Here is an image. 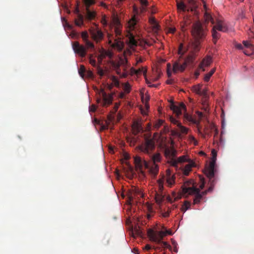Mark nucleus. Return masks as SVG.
<instances>
[{"label":"nucleus","instance_id":"obj_1","mask_svg":"<svg viewBox=\"0 0 254 254\" xmlns=\"http://www.w3.org/2000/svg\"><path fill=\"white\" fill-rule=\"evenodd\" d=\"M199 182V188H197V184L192 179L186 181L182 186V191L180 198L182 196L188 197L190 195H195L196 199L201 200L202 198V194L200 193V190L203 189L205 184V179L203 176H198Z\"/></svg>","mask_w":254,"mask_h":254},{"label":"nucleus","instance_id":"obj_2","mask_svg":"<svg viewBox=\"0 0 254 254\" xmlns=\"http://www.w3.org/2000/svg\"><path fill=\"white\" fill-rule=\"evenodd\" d=\"M175 176H162V177L157 180L158 192H155V199L157 203H161L164 200V195L162 193L164 184H165L171 187L175 184Z\"/></svg>","mask_w":254,"mask_h":254},{"label":"nucleus","instance_id":"obj_3","mask_svg":"<svg viewBox=\"0 0 254 254\" xmlns=\"http://www.w3.org/2000/svg\"><path fill=\"white\" fill-rule=\"evenodd\" d=\"M165 155L168 159V162L172 166L177 167L178 163L188 162L190 160L187 155H183L176 158L177 151L173 147L167 148L165 149Z\"/></svg>","mask_w":254,"mask_h":254},{"label":"nucleus","instance_id":"obj_4","mask_svg":"<svg viewBox=\"0 0 254 254\" xmlns=\"http://www.w3.org/2000/svg\"><path fill=\"white\" fill-rule=\"evenodd\" d=\"M204 19L205 22L210 21L212 24H215L213 27L219 31L228 32L232 30V29L229 27L223 18H218L215 21L212 16L206 12L204 14Z\"/></svg>","mask_w":254,"mask_h":254},{"label":"nucleus","instance_id":"obj_5","mask_svg":"<svg viewBox=\"0 0 254 254\" xmlns=\"http://www.w3.org/2000/svg\"><path fill=\"white\" fill-rule=\"evenodd\" d=\"M171 230L166 231H154L152 229H148L147 236L150 240L155 243H160L163 238L167 235H172Z\"/></svg>","mask_w":254,"mask_h":254},{"label":"nucleus","instance_id":"obj_6","mask_svg":"<svg viewBox=\"0 0 254 254\" xmlns=\"http://www.w3.org/2000/svg\"><path fill=\"white\" fill-rule=\"evenodd\" d=\"M204 26V24L203 25L199 21L196 22L193 24L192 34L196 41L194 45L196 48L199 44L198 40L204 37L205 35Z\"/></svg>","mask_w":254,"mask_h":254},{"label":"nucleus","instance_id":"obj_7","mask_svg":"<svg viewBox=\"0 0 254 254\" xmlns=\"http://www.w3.org/2000/svg\"><path fill=\"white\" fill-rule=\"evenodd\" d=\"M97 93L99 96L97 102L102 106H106L112 103L113 100L112 94H107L102 88L97 89Z\"/></svg>","mask_w":254,"mask_h":254},{"label":"nucleus","instance_id":"obj_8","mask_svg":"<svg viewBox=\"0 0 254 254\" xmlns=\"http://www.w3.org/2000/svg\"><path fill=\"white\" fill-rule=\"evenodd\" d=\"M211 154L212 155L211 160L209 165L205 167V175H214L215 173H217L216 166L217 152L215 149L212 150Z\"/></svg>","mask_w":254,"mask_h":254},{"label":"nucleus","instance_id":"obj_9","mask_svg":"<svg viewBox=\"0 0 254 254\" xmlns=\"http://www.w3.org/2000/svg\"><path fill=\"white\" fill-rule=\"evenodd\" d=\"M189 6H187L183 1L178 2L177 1V8L179 10L185 11L186 10L193 11L194 10L197 6L195 4L194 0H188Z\"/></svg>","mask_w":254,"mask_h":254},{"label":"nucleus","instance_id":"obj_10","mask_svg":"<svg viewBox=\"0 0 254 254\" xmlns=\"http://www.w3.org/2000/svg\"><path fill=\"white\" fill-rule=\"evenodd\" d=\"M72 48L75 54L83 58L86 55V48L80 45L78 42H74L72 44Z\"/></svg>","mask_w":254,"mask_h":254},{"label":"nucleus","instance_id":"obj_11","mask_svg":"<svg viewBox=\"0 0 254 254\" xmlns=\"http://www.w3.org/2000/svg\"><path fill=\"white\" fill-rule=\"evenodd\" d=\"M134 163L135 169L137 170L140 171L141 172H142L143 168H148L147 163L138 156L134 157Z\"/></svg>","mask_w":254,"mask_h":254},{"label":"nucleus","instance_id":"obj_12","mask_svg":"<svg viewBox=\"0 0 254 254\" xmlns=\"http://www.w3.org/2000/svg\"><path fill=\"white\" fill-rule=\"evenodd\" d=\"M86 8V17L89 20L93 19L96 13L94 10H91L89 8V6L94 3V0H83Z\"/></svg>","mask_w":254,"mask_h":254},{"label":"nucleus","instance_id":"obj_13","mask_svg":"<svg viewBox=\"0 0 254 254\" xmlns=\"http://www.w3.org/2000/svg\"><path fill=\"white\" fill-rule=\"evenodd\" d=\"M89 32L92 39L96 42H98L103 38L102 32L96 27H92L89 29Z\"/></svg>","mask_w":254,"mask_h":254},{"label":"nucleus","instance_id":"obj_14","mask_svg":"<svg viewBox=\"0 0 254 254\" xmlns=\"http://www.w3.org/2000/svg\"><path fill=\"white\" fill-rule=\"evenodd\" d=\"M161 157L159 153H156L152 157V160L153 162V165L150 168V172L153 175H156L158 171V166L156 163L161 161Z\"/></svg>","mask_w":254,"mask_h":254},{"label":"nucleus","instance_id":"obj_15","mask_svg":"<svg viewBox=\"0 0 254 254\" xmlns=\"http://www.w3.org/2000/svg\"><path fill=\"white\" fill-rule=\"evenodd\" d=\"M170 108L177 116L182 115L183 111L184 112L186 111V107L183 103H180L179 105L172 104L171 105Z\"/></svg>","mask_w":254,"mask_h":254},{"label":"nucleus","instance_id":"obj_16","mask_svg":"<svg viewBox=\"0 0 254 254\" xmlns=\"http://www.w3.org/2000/svg\"><path fill=\"white\" fill-rule=\"evenodd\" d=\"M108 40L109 43L112 47L116 49L119 51H121L123 50L124 47V43L123 42L120 40L119 38L115 39L114 43H113L111 36L108 34Z\"/></svg>","mask_w":254,"mask_h":254},{"label":"nucleus","instance_id":"obj_17","mask_svg":"<svg viewBox=\"0 0 254 254\" xmlns=\"http://www.w3.org/2000/svg\"><path fill=\"white\" fill-rule=\"evenodd\" d=\"M188 164L186 165L183 169L184 175H189L191 171L192 168L196 166V164L193 160H189Z\"/></svg>","mask_w":254,"mask_h":254},{"label":"nucleus","instance_id":"obj_18","mask_svg":"<svg viewBox=\"0 0 254 254\" xmlns=\"http://www.w3.org/2000/svg\"><path fill=\"white\" fill-rule=\"evenodd\" d=\"M187 62H184L182 64H180L178 62H176L173 66V71L174 73H177L178 71H183L186 66Z\"/></svg>","mask_w":254,"mask_h":254},{"label":"nucleus","instance_id":"obj_19","mask_svg":"<svg viewBox=\"0 0 254 254\" xmlns=\"http://www.w3.org/2000/svg\"><path fill=\"white\" fill-rule=\"evenodd\" d=\"M211 63H212L211 57L210 56H207L204 59H203V60H202V61L201 62L200 64H199V67L200 69H202V70L204 71L205 70L204 67L208 66L211 64Z\"/></svg>","mask_w":254,"mask_h":254},{"label":"nucleus","instance_id":"obj_20","mask_svg":"<svg viewBox=\"0 0 254 254\" xmlns=\"http://www.w3.org/2000/svg\"><path fill=\"white\" fill-rule=\"evenodd\" d=\"M154 147V143L152 140L147 139L145 142V147H143L141 151L148 153L149 149H153Z\"/></svg>","mask_w":254,"mask_h":254},{"label":"nucleus","instance_id":"obj_21","mask_svg":"<svg viewBox=\"0 0 254 254\" xmlns=\"http://www.w3.org/2000/svg\"><path fill=\"white\" fill-rule=\"evenodd\" d=\"M112 66H113L114 69L116 71L117 73L118 74L120 75L121 77H125L127 75V74L126 72H124L123 73H121V70H120V66H121V65L119 62H113L112 63Z\"/></svg>","mask_w":254,"mask_h":254},{"label":"nucleus","instance_id":"obj_22","mask_svg":"<svg viewBox=\"0 0 254 254\" xmlns=\"http://www.w3.org/2000/svg\"><path fill=\"white\" fill-rule=\"evenodd\" d=\"M132 129L134 133H137L142 130L141 126L139 122L135 121L132 124Z\"/></svg>","mask_w":254,"mask_h":254},{"label":"nucleus","instance_id":"obj_23","mask_svg":"<svg viewBox=\"0 0 254 254\" xmlns=\"http://www.w3.org/2000/svg\"><path fill=\"white\" fill-rule=\"evenodd\" d=\"M149 23L152 26L153 31L156 32L158 30V25L154 17H150L149 19Z\"/></svg>","mask_w":254,"mask_h":254},{"label":"nucleus","instance_id":"obj_24","mask_svg":"<svg viewBox=\"0 0 254 254\" xmlns=\"http://www.w3.org/2000/svg\"><path fill=\"white\" fill-rule=\"evenodd\" d=\"M243 44H244L245 47H246L247 48L250 49L252 51L251 53H248L246 51H244V53L247 55H251L254 51V46L253 45H252L251 43H250L249 42L247 41H244Z\"/></svg>","mask_w":254,"mask_h":254},{"label":"nucleus","instance_id":"obj_25","mask_svg":"<svg viewBox=\"0 0 254 254\" xmlns=\"http://www.w3.org/2000/svg\"><path fill=\"white\" fill-rule=\"evenodd\" d=\"M136 24V20L134 17H132L128 22L127 27L130 30H133L135 29Z\"/></svg>","mask_w":254,"mask_h":254},{"label":"nucleus","instance_id":"obj_26","mask_svg":"<svg viewBox=\"0 0 254 254\" xmlns=\"http://www.w3.org/2000/svg\"><path fill=\"white\" fill-rule=\"evenodd\" d=\"M75 24L76 26L79 27L83 24V17L81 14H78L77 18L75 19Z\"/></svg>","mask_w":254,"mask_h":254},{"label":"nucleus","instance_id":"obj_27","mask_svg":"<svg viewBox=\"0 0 254 254\" xmlns=\"http://www.w3.org/2000/svg\"><path fill=\"white\" fill-rule=\"evenodd\" d=\"M217 30L213 27L212 30V36L214 43L215 44L217 40L220 37V34L217 31Z\"/></svg>","mask_w":254,"mask_h":254},{"label":"nucleus","instance_id":"obj_28","mask_svg":"<svg viewBox=\"0 0 254 254\" xmlns=\"http://www.w3.org/2000/svg\"><path fill=\"white\" fill-rule=\"evenodd\" d=\"M128 43L131 47L135 46L137 44L136 41L134 39L133 34H130L128 38Z\"/></svg>","mask_w":254,"mask_h":254},{"label":"nucleus","instance_id":"obj_29","mask_svg":"<svg viewBox=\"0 0 254 254\" xmlns=\"http://www.w3.org/2000/svg\"><path fill=\"white\" fill-rule=\"evenodd\" d=\"M115 32L117 36L119 35H120L121 31L119 29L120 24L117 19H116L115 21Z\"/></svg>","mask_w":254,"mask_h":254},{"label":"nucleus","instance_id":"obj_30","mask_svg":"<svg viewBox=\"0 0 254 254\" xmlns=\"http://www.w3.org/2000/svg\"><path fill=\"white\" fill-rule=\"evenodd\" d=\"M141 5L140 8L141 12H143L145 10V8L148 5V1L147 0H138Z\"/></svg>","mask_w":254,"mask_h":254},{"label":"nucleus","instance_id":"obj_31","mask_svg":"<svg viewBox=\"0 0 254 254\" xmlns=\"http://www.w3.org/2000/svg\"><path fill=\"white\" fill-rule=\"evenodd\" d=\"M197 117L198 119H195V120H192V122H193L194 124L198 125L199 123L200 120L202 118L203 114L201 112L199 111H197L196 112Z\"/></svg>","mask_w":254,"mask_h":254},{"label":"nucleus","instance_id":"obj_32","mask_svg":"<svg viewBox=\"0 0 254 254\" xmlns=\"http://www.w3.org/2000/svg\"><path fill=\"white\" fill-rule=\"evenodd\" d=\"M215 71V69L213 68V69H211V71L209 73L206 74L204 77V81H208L209 80L211 76L214 73Z\"/></svg>","mask_w":254,"mask_h":254},{"label":"nucleus","instance_id":"obj_33","mask_svg":"<svg viewBox=\"0 0 254 254\" xmlns=\"http://www.w3.org/2000/svg\"><path fill=\"white\" fill-rule=\"evenodd\" d=\"M201 87V84H197L192 87V90L193 92L199 95V93H200Z\"/></svg>","mask_w":254,"mask_h":254},{"label":"nucleus","instance_id":"obj_34","mask_svg":"<svg viewBox=\"0 0 254 254\" xmlns=\"http://www.w3.org/2000/svg\"><path fill=\"white\" fill-rule=\"evenodd\" d=\"M85 46L86 48L87 49H93L94 48V44L90 42L89 40L84 42Z\"/></svg>","mask_w":254,"mask_h":254},{"label":"nucleus","instance_id":"obj_35","mask_svg":"<svg viewBox=\"0 0 254 254\" xmlns=\"http://www.w3.org/2000/svg\"><path fill=\"white\" fill-rule=\"evenodd\" d=\"M81 36L84 42L88 40V34L87 31H84L81 32Z\"/></svg>","mask_w":254,"mask_h":254},{"label":"nucleus","instance_id":"obj_36","mask_svg":"<svg viewBox=\"0 0 254 254\" xmlns=\"http://www.w3.org/2000/svg\"><path fill=\"white\" fill-rule=\"evenodd\" d=\"M85 71V68L84 66L82 65H80V68L78 69V73L82 78L84 77Z\"/></svg>","mask_w":254,"mask_h":254},{"label":"nucleus","instance_id":"obj_37","mask_svg":"<svg viewBox=\"0 0 254 254\" xmlns=\"http://www.w3.org/2000/svg\"><path fill=\"white\" fill-rule=\"evenodd\" d=\"M156 243L158 244H160L161 246L162 247H163V248H166V249H171V246L169 244H168L166 242L162 241V240H161V242H160V243Z\"/></svg>","mask_w":254,"mask_h":254},{"label":"nucleus","instance_id":"obj_38","mask_svg":"<svg viewBox=\"0 0 254 254\" xmlns=\"http://www.w3.org/2000/svg\"><path fill=\"white\" fill-rule=\"evenodd\" d=\"M207 91H208L207 89L205 88L203 89V90H200V93H199V95L203 96L205 98H208Z\"/></svg>","mask_w":254,"mask_h":254},{"label":"nucleus","instance_id":"obj_39","mask_svg":"<svg viewBox=\"0 0 254 254\" xmlns=\"http://www.w3.org/2000/svg\"><path fill=\"white\" fill-rule=\"evenodd\" d=\"M121 65L125 66L126 64L127 63V59L126 57H121L119 61Z\"/></svg>","mask_w":254,"mask_h":254},{"label":"nucleus","instance_id":"obj_40","mask_svg":"<svg viewBox=\"0 0 254 254\" xmlns=\"http://www.w3.org/2000/svg\"><path fill=\"white\" fill-rule=\"evenodd\" d=\"M178 127H179L180 131L184 133H186L188 132V128L182 126L180 123H178Z\"/></svg>","mask_w":254,"mask_h":254},{"label":"nucleus","instance_id":"obj_41","mask_svg":"<svg viewBox=\"0 0 254 254\" xmlns=\"http://www.w3.org/2000/svg\"><path fill=\"white\" fill-rule=\"evenodd\" d=\"M190 203L188 201H185L184 206L182 207V210L184 211H186L187 210L190 208Z\"/></svg>","mask_w":254,"mask_h":254},{"label":"nucleus","instance_id":"obj_42","mask_svg":"<svg viewBox=\"0 0 254 254\" xmlns=\"http://www.w3.org/2000/svg\"><path fill=\"white\" fill-rule=\"evenodd\" d=\"M136 70H137L136 75L139 74L141 73H143L145 76H146V69L145 68L142 67L141 68H139L138 69H136Z\"/></svg>","mask_w":254,"mask_h":254},{"label":"nucleus","instance_id":"obj_43","mask_svg":"<svg viewBox=\"0 0 254 254\" xmlns=\"http://www.w3.org/2000/svg\"><path fill=\"white\" fill-rule=\"evenodd\" d=\"M124 91L126 93H129L130 90V85L128 83H126L124 86Z\"/></svg>","mask_w":254,"mask_h":254},{"label":"nucleus","instance_id":"obj_44","mask_svg":"<svg viewBox=\"0 0 254 254\" xmlns=\"http://www.w3.org/2000/svg\"><path fill=\"white\" fill-rule=\"evenodd\" d=\"M89 60L90 64L92 65H93L94 66H97L96 61H95V60L93 59L92 55H90L89 56Z\"/></svg>","mask_w":254,"mask_h":254},{"label":"nucleus","instance_id":"obj_45","mask_svg":"<svg viewBox=\"0 0 254 254\" xmlns=\"http://www.w3.org/2000/svg\"><path fill=\"white\" fill-rule=\"evenodd\" d=\"M193 57L191 55L187 57V58L186 59L185 62H187V65L188 64L191 63L193 62Z\"/></svg>","mask_w":254,"mask_h":254},{"label":"nucleus","instance_id":"obj_46","mask_svg":"<svg viewBox=\"0 0 254 254\" xmlns=\"http://www.w3.org/2000/svg\"><path fill=\"white\" fill-rule=\"evenodd\" d=\"M64 26L65 29H66L69 30H71L72 29V26L69 24L67 22L65 21V23L64 24Z\"/></svg>","mask_w":254,"mask_h":254},{"label":"nucleus","instance_id":"obj_47","mask_svg":"<svg viewBox=\"0 0 254 254\" xmlns=\"http://www.w3.org/2000/svg\"><path fill=\"white\" fill-rule=\"evenodd\" d=\"M183 44H181L180 45L179 49L178 50V54L180 55L181 56H182L185 52V51H183Z\"/></svg>","mask_w":254,"mask_h":254},{"label":"nucleus","instance_id":"obj_48","mask_svg":"<svg viewBox=\"0 0 254 254\" xmlns=\"http://www.w3.org/2000/svg\"><path fill=\"white\" fill-rule=\"evenodd\" d=\"M97 73L101 76L104 75V71L99 66H97Z\"/></svg>","mask_w":254,"mask_h":254},{"label":"nucleus","instance_id":"obj_49","mask_svg":"<svg viewBox=\"0 0 254 254\" xmlns=\"http://www.w3.org/2000/svg\"><path fill=\"white\" fill-rule=\"evenodd\" d=\"M163 123V121L162 120H158L155 124L154 127L155 128H159Z\"/></svg>","mask_w":254,"mask_h":254},{"label":"nucleus","instance_id":"obj_50","mask_svg":"<svg viewBox=\"0 0 254 254\" xmlns=\"http://www.w3.org/2000/svg\"><path fill=\"white\" fill-rule=\"evenodd\" d=\"M105 57V55L103 53V50H102L101 51L100 54L98 57V60L99 62L100 63H101L102 62V60H103V59Z\"/></svg>","mask_w":254,"mask_h":254},{"label":"nucleus","instance_id":"obj_51","mask_svg":"<svg viewBox=\"0 0 254 254\" xmlns=\"http://www.w3.org/2000/svg\"><path fill=\"white\" fill-rule=\"evenodd\" d=\"M103 53H104L105 57L107 56L110 58H111L113 56V54L112 53V52H111L110 51H105L103 50Z\"/></svg>","mask_w":254,"mask_h":254},{"label":"nucleus","instance_id":"obj_52","mask_svg":"<svg viewBox=\"0 0 254 254\" xmlns=\"http://www.w3.org/2000/svg\"><path fill=\"white\" fill-rule=\"evenodd\" d=\"M112 81L114 83L115 85H118L119 81L118 79L114 76L112 77Z\"/></svg>","mask_w":254,"mask_h":254},{"label":"nucleus","instance_id":"obj_53","mask_svg":"<svg viewBox=\"0 0 254 254\" xmlns=\"http://www.w3.org/2000/svg\"><path fill=\"white\" fill-rule=\"evenodd\" d=\"M146 82L149 87H157V85L151 84V83L146 78Z\"/></svg>","mask_w":254,"mask_h":254},{"label":"nucleus","instance_id":"obj_54","mask_svg":"<svg viewBox=\"0 0 254 254\" xmlns=\"http://www.w3.org/2000/svg\"><path fill=\"white\" fill-rule=\"evenodd\" d=\"M170 121L172 123L175 124H177V126H178V123H179L175 119L173 118V117H171L170 118Z\"/></svg>","mask_w":254,"mask_h":254},{"label":"nucleus","instance_id":"obj_55","mask_svg":"<svg viewBox=\"0 0 254 254\" xmlns=\"http://www.w3.org/2000/svg\"><path fill=\"white\" fill-rule=\"evenodd\" d=\"M136 72H137V70L133 68H131L130 69V74L131 75H133V74H136Z\"/></svg>","mask_w":254,"mask_h":254},{"label":"nucleus","instance_id":"obj_56","mask_svg":"<svg viewBox=\"0 0 254 254\" xmlns=\"http://www.w3.org/2000/svg\"><path fill=\"white\" fill-rule=\"evenodd\" d=\"M170 67V64H168L167 74H168V77H170L171 75V72L169 69Z\"/></svg>","mask_w":254,"mask_h":254},{"label":"nucleus","instance_id":"obj_57","mask_svg":"<svg viewBox=\"0 0 254 254\" xmlns=\"http://www.w3.org/2000/svg\"><path fill=\"white\" fill-rule=\"evenodd\" d=\"M170 212L169 211L164 212L162 213V216L164 217H167L169 216Z\"/></svg>","mask_w":254,"mask_h":254},{"label":"nucleus","instance_id":"obj_58","mask_svg":"<svg viewBox=\"0 0 254 254\" xmlns=\"http://www.w3.org/2000/svg\"><path fill=\"white\" fill-rule=\"evenodd\" d=\"M86 75L88 77H91L92 76L93 73L91 71H87L86 72Z\"/></svg>","mask_w":254,"mask_h":254},{"label":"nucleus","instance_id":"obj_59","mask_svg":"<svg viewBox=\"0 0 254 254\" xmlns=\"http://www.w3.org/2000/svg\"><path fill=\"white\" fill-rule=\"evenodd\" d=\"M95 110H96V107L94 105H93L89 108L90 112H94Z\"/></svg>","mask_w":254,"mask_h":254},{"label":"nucleus","instance_id":"obj_60","mask_svg":"<svg viewBox=\"0 0 254 254\" xmlns=\"http://www.w3.org/2000/svg\"><path fill=\"white\" fill-rule=\"evenodd\" d=\"M144 249L146 251H149L151 249V247L149 245L147 244L145 245Z\"/></svg>","mask_w":254,"mask_h":254},{"label":"nucleus","instance_id":"obj_61","mask_svg":"<svg viewBox=\"0 0 254 254\" xmlns=\"http://www.w3.org/2000/svg\"><path fill=\"white\" fill-rule=\"evenodd\" d=\"M200 201V200H199L198 199H196V197L195 196V197L193 199V203L194 204H197V203H199Z\"/></svg>","mask_w":254,"mask_h":254},{"label":"nucleus","instance_id":"obj_62","mask_svg":"<svg viewBox=\"0 0 254 254\" xmlns=\"http://www.w3.org/2000/svg\"><path fill=\"white\" fill-rule=\"evenodd\" d=\"M236 47L238 49H243V46L241 44H237L236 45Z\"/></svg>","mask_w":254,"mask_h":254},{"label":"nucleus","instance_id":"obj_63","mask_svg":"<svg viewBox=\"0 0 254 254\" xmlns=\"http://www.w3.org/2000/svg\"><path fill=\"white\" fill-rule=\"evenodd\" d=\"M133 11H134V12L135 14H138V9L137 7L136 6H133Z\"/></svg>","mask_w":254,"mask_h":254},{"label":"nucleus","instance_id":"obj_64","mask_svg":"<svg viewBox=\"0 0 254 254\" xmlns=\"http://www.w3.org/2000/svg\"><path fill=\"white\" fill-rule=\"evenodd\" d=\"M93 124L94 125L95 124H100V121L99 120H98L97 119H95L93 121Z\"/></svg>","mask_w":254,"mask_h":254}]
</instances>
